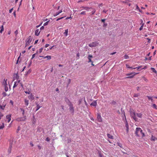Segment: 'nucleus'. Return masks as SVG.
I'll return each instance as SVG.
<instances>
[{
  "mask_svg": "<svg viewBox=\"0 0 157 157\" xmlns=\"http://www.w3.org/2000/svg\"><path fill=\"white\" fill-rule=\"evenodd\" d=\"M135 133L136 135L138 136H140V135H142V137H144L145 136L144 133L143 132V130L140 128L137 127L136 128Z\"/></svg>",
  "mask_w": 157,
  "mask_h": 157,
  "instance_id": "f257e3e1",
  "label": "nucleus"
},
{
  "mask_svg": "<svg viewBox=\"0 0 157 157\" xmlns=\"http://www.w3.org/2000/svg\"><path fill=\"white\" fill-rule=\"evenodd\" d=\"M130 113L131 117H132L135 121H137L138 118L136 117V114L135 113L134 110H130Z\"/></svg>",
  "mask_w": 157,
  "mask_h": 157,
  "instance_id": "f03ea898",
  "label": "nucleus"
},
{
  "mask_svg": "<svg viewBox=\"0 0 157 157\" xmlns=\"http://www.w3.org/2000/svg\"><path fill=\"white\" fill-rule=\"evenodd\" d=\"M68 105L69 107V109L70 112L71 113L73 114L74 112V109L73 106V105L71 102L70 101H69Z\"/></svg>",
  "mask_w": 157,
  "mask_h": 157,
  "instance_id": "7ed1b4c3",
  "label": "nucleus"
},
{
  "mask_svg": "<svg viewBox=\"0 0 157 157\" xmlns=\"http://www.w3.org/2000/svg\"><path fill=\"white\" fill-rule=\"evenodd\" d=\"M138 74V73H136L135 72H132L129 74H127L126 75L127 76H128L125 78H132L134 76L136 75H137Z\"/></svg>",
  "mask_w": 157,
  "mask_h": 157,
  "instance_id": "20e7f679",
  "label": "nucleus"
},
{
  "mask_svg": "<svg viewBox=\"0 0 157 157\" xmlns=\"http://www.w3.org/2000/svg\"><path fill=\"white\" fill-rule=\"evenodd\" d=\"M98 44V43L97 41L93 42L89 44V46L90 47L93 48L97 46Z\"/></svg>",
  "mask_w": 157,
  "mask_h": 157,
  "instance_id": "39448f33",
  "label": "nucleus"
},
{
  "mask_svg": "<svg viewBox=\"0 0 157 157\" xmlns=\"http://www.w3.org/2000/svg\"><path fill=\"white\" fill-rule=\"evenodd\" d=\"M26 119V116H24L22 117H19L16 120L18 121H24Z\"/></svg>",
  "mask_w": 157,
  "mask_h": 157,
  "instance_id": "423d86ee",
  "label": "nucleus"
},
{
  "mask_svg": "<svg viewBox=\"0 0 157 157\" xmlns=\"http://www.w3.org/2000/svg\"><path fill=\"white\" fill-rule=\"evenodd\" d=\"M97 119L99 122H101L102 120L101 116L99 114H97Z\"/></svg>",
  "mask_w": 157,
  "mask_h": 157,
  "instance_id": "0eeeda50",
  "label": "nucleus"
},
{
  "mask_svg": "<svg viewBox=\"0 0 157 157\" xmlns=\"http://www.w3.org/2000/svg\"><path fill=\"white\" fill-rule=\"evenodd\" d=\"M93 58V56H92L90 55H88L87 58L88 59V63L92 62V61L91 60V59Z\"/></svg>",
  "mask_w": 157,
  "mask_h": 157,
  "instance_id": "6e6552de",
  "label": "nucleus"
},
{
  "mask_svg": "<svg viewBox=\"0 0 157 157\" xmlns=\"http://www.w3.org/2000/svg\"><path fill=\"white\" fill-rule=\"evenodd\" d=\"M62 12V9H61L59 11L56 12L55 13H54L53 14V16L54 17H56L59 14L61 13Z\"/></svg>",
  "mask_w": 157,
  "mask_h": 157,
  "instance_id": "1a4fd4ad",
  "label": "nucleus"
},
{
  "mask_svg": "<svg viewBox=\"0 0 157 157\" xmlns=\"http://www.w3.org/2000/svg\"><path fill=\"white\" fill-rule=\"evenodd\" d=\"M4 90L5 91L7 92L8 91V87L7 86V82H4Z\"/></svg>",
  "mask_w": 157,
  "mask_h": 157,
  "instance_id": "9d476101",
  "label": "nucleus"
},
{
  "mask_svg": "<svg viewBox=\"0 0 157 157\" xmlns=\"http://www.w3.org/2000/svg\"><path fill=\"white\" fill-rule=\"evenodd\" d=\"M32 39V36H29L26 41H27V42H28V44H29V43H31V42Z\"/></svg>",
  "mask_w": 157,
  "mask_h": 157,
  "instance_id": "9b49d317",
  "label": "nucleus"
},
{
  "mask_svg": "<svg viewBox=\"0 0 157 157\" xmlns=\"http://www.w3.org/2000/svg\"><path fill=\"white\" fill-rule=\"evenodd\" d=\"M6 105V104L4 102H3L2 103V105H0V108L2 110H4Z\"/></svg>",
  "mask_w": 157,
  "mask_h": 157,
  "instance_id": "f8f14e48",
  "label": "nucleus"
},
{
  "mask_svg": "<svg viewBox=\"0 0 157 157\" xmlns=\"http://www.w3.org/2000/svg\"><path fill=\"white\" fill-rule=\"evenodd\" d=\"M11 115H8L6 116V118L8 119V122H9L11 120Z\"/></svg>",
  "mask_w": 157,
  "mask_h": 157,
  "instance_id": "ddd939ff",
  "label": "nucleus"
},
{
  "mask_svg": "<svg viewBox=\"0 0 157 157\" xmlns=\"http://www.w3.org/2000/svg\"><path fill=\"white\" fill-rule=\"evenodd\" d=\"M121 115H124V117L125 118V119L126 120V116H125V112H124V110H123L122 108H121Z\"/></svg>",
  "mask_w": 157,
  "mask_h": 157,
  "instance_id": "4468645a",
  "label": "nucleus"
},
{
  "mask_svg": "<svg viewBox=\"0 0 157 157\" xmlns=\"http://www.w3.org/2000/svg\"><path fill=\"white\" fill-rule=\"evenodd\" d=\"M40 32V31H39V29H36L35 32V35L36 36H38L39 35Z\"/></svg>",
  "mask_w": 157,
  "mask_h": 157,
  "instance_id": "2eb2a0df",
  "label": "nucleus"
},
{
  "mask_svg": "<svg viewBox=\"0 0 157 157\" xmlns=\"http://www.w3.org/2000/svg\"><path fill=\"white\" fill-rule=\"evenodd\" d=\"M125 127L126 128V132H128V122L126 120V122H125Z\"/></svg>",
  "mask_w": 157,
  "mask_h": 157,
  "instance_id": "dca6fc26",
  "label": "nucleus"
},
{
  "mask_svg": "<svg viewBox=\"0 0 157 157\" xmlns=\"http://www.w3.org/2000/svg\"><path fill=\"white\" fill-rule=\"evenodd\" d=\"M28 98L29 99H31V101L34 99V98L33 95L32 94L28 97Z\"/></svg>",
  "mask_w": 157,
  "mask_h": 157,
  "instance_id": "f3484780",
  "label": "nucleus"
},
{
  "mask_svg": "<svg viewBox=\"0 0 157 157\" xmlns=\"http://www.w3.org/2000/svg\"><path fill=\"white\" fill-rule=\"evenodd\" d=\"M97 105V102L96 101H93L91 104V105L93 106H96Z\"/></svg>",
  "mask_w": 157,
  "mask_h": 157,
  "instance_id": "a211bd4d",
  "label": "nucleus"
},
{
  "mask_svg": "<svg viewBox=\"0 0 157 157\" xmlns=\"http://www.w3.org/2000/svg\"><path fill=\"white\" fill-rule=\"evenodd\" d=\"M155 140H157V138H156L155 136H154L153 135H151V141H154Z\"/></svg>",
  "mask_w": 157,
  "mask_h": 157,
  "instance_id": "6ab92c4d",
  "label": "nucleus"
},
{
  "mask_svg": "<svg viewBox=\"0 0 157 157\" xmlns=\"http://www.w3.org/2000/svg\"><path fill=\"white\" fill-rule=\"evenodd\" d=\"M25 104L26 106L28 105L29 103V101L27 99H25L24 100Z\"/></svg>",
  "mask_w": 157,
  "mask_h": 157,
  "instance_id": "aec40b11",
  "label": "nucleus"
},
{
  "mask_svg": "<svg viewBox=\"0 0 157 157\" xmlns=\"http://www.w3.org/2000/svg\"><path fill=\"white\" fill-rule=\"evenodd\" d=\"M107 136L109 138L112 139H113V136L107 133Z\"/></svg>",
  "mask_w": 157,
  "mask_h": 157,
  "instance_id": "412c9836",
  "label": "nucleus"
},
{
  "mask_svg": "<svg viewBox=\"0 0 157 157\" xmlns=\"http://www.w3.org/2000/svg\"><path fill=\"white\" fill-rule=\"evenodd\" d=\"M136 115L139 118H141V117H142V116L143 115L141 113H136Z\"/></svg>",
  "mask_w": 157,
  "mask_h": 157,
  "instance_id": "4be33fe9",
  "label": "nucleus"
},
{
  "mask_svg": "<svg viewBox=\"0 0 157 157\" xmlns=\"http://www.w3.org/2000/svg\"><path fill=\"white\" fill-rule=\"evenodd\" d=\"M36 111L40 108V106L39 105L38 103H36Z\"/></svg>",
  "mask_w": 157,
  "mask_h": 157,
  "instance_id": "5701e85b",
  "label": "nucleus"
},
{
  "mask_svg": "<svg viewBox=\"0 0 157 157\" xmlns=\"http://www.w3.org/2000/svg\"><path fill=\"white\" fill-rule=\"evenodd\" d=\"M44 58H47L48 60H50L51 59V56H47L44 57Z\"/></svg>",
  "mask_w": 157,
  "mask_h": 157,
  "instance_id": "b1692460",
  "label": "nucleus"
},
{
  "mask_svg": "<svg viewBox=\"0 0 157 157\" xmlns=\"http://www.w3.org/2000/svg\"><path fill=\"white\" fill-rule=\"evenodd\" d=\"M151 69L153 72H154L155 73H157L155 69L154 68L151 67Z\"/></svg>",
  "mask_w": 157,
  "mask_h": 157,
  "instance_id": "393cba45",
  "label": "nucleus"
},
{
  "mask_svg": "<svg viewBox=\"0 0 157 157\" xmlns=\"http://www.w3.org/2000/svg\"><path fill=\"white\" fill-rule=\"evenodd\" d=\"M141 67H141V66H139V67H136L133 68L132 67H131V68H131L132 69H135L136 68H137V69L138 70V69H140V68Z\"/></svg>",
  "mask_w": 157,
  "mask_h": 157,
  "instance_id": "a878e982",
  "label": "nucleus"
},
{
  "mask_svg": "<svg viewBox=\"0 0 157 157\" xmlns=\"http://www.w3.org/2000/svg\"><path fill=\"white\" fill-rule=\"evenodd\" d=\"M68 32V29H67L65 30V32H64V34L66 36L67 35V33Z\"/></svg>",
  "mask_w": 157,
  "mask_h": 157,
  "instance_id": "bb28decb",
  "label": "nucleus"
},
{
  "mask_svg": "<svg viewBox=\"0 0 157 157\" xmlns=\"http://www.w3.org/2000/svg\"><path fill=\"white\" fill-rule=\"evenodd\" d=\"M147 97L148 98V99L149 100H151V101L152 102L153 99L152 98V97H151V96H147Z\"/></svg>",
  "mask_w": 157,
  "mask_h": 157,
  "instance_id": "cd10ccee",
  "label": "nucleus"
},
{
  "mask_svg": "<svg viewBox=\"0 0 157 157\" xmlns=\"http://www.w3.org/2000/svg\"><path fill=\"white\" fill-rule=\"evenodd\" d=\"M20 109L21 111L22 112V115L23 116H24L25 114V110L24 109L22 108H21Z\"/></svg>",
  "mask_w": 157,
  "mask_h": 157,
  "instance_id": "c85d7f7f",
  "label": "nucleus"
},
{
  "mask_svg": "<svg viewBox=\"0 0 157 157\" xmlns=\"http://www.w3.org/2000/svg\"><path fill=\"white\" fill-rule=\"evenodd\" d=\"M140 96L139 94H134L133 95V96L135 97H137Z\"/></svg>",
  "mask_w": 157,
  "mask_h": 157,
  "instance_id": "c756f323",
  "label": "nucleus"
},
{
  "mask_svg": "<svg viewBox=\"0 0 157 157\" xmlns=\"http://www.w3.org/2000/svg\"><path fill=\"white\" fill-rule=\"evenodd\" d=\"M12 147H9V148L8 150V152L9 154H10L11 152Z\"/></svg>",
  "mask_w": 157,
  "mask_h": 157,
  "instance_id": "7c9ffc66",
  "label": "nucleus"
},
{
  "mask_svg": "<svg viewBox=\"0 0 157 157\" xmlns=\"http://www.w3.org/2000/svg\"><path fill=\"white\" fill-rule=\"evenodd\" d=\"M152 107L153 108H154V109H157V106L155 104H154L152 105Z\"/></svg>",
  "mask_w": 157,
  "mask_h": 157,
  "instance_id": "2f4dec72",
  "label": "nucleus"
},
{
  "mask_svg": "<svg viewBox=\"0 0 157 157\" xmlns=\"http://www.w3.org/2000/svg\"><path fill=\"white\" fill-rule=\"evenodd\" d=\"M17 85H18V83H17V82H14V85L13 87V88L16 87L17 86Z\"/></svg>",
  "mask_w": 157,
  "mask_h": 157,
  "instance_id": "473e14b6",
  "label": "nucleus"
},
{
  "mask_svg": "<svg viewBox=\"0 0 157 157\" xmlns=\"http://www.w3.org/2000/svg\"><path fill=\"white\" fill-rule=\"evenodd\" d=\"M90 9H92L93 10V11L91 12L92 13L91 15H93L94 13L95 12L96 10H95V9H93V8H90Z\"/></svg>",
  "mask_w": 157,
  "mask_h": 157,
  "instance_id": "72a5a7b5",
  "label": "nucleus"
},
{
  "mask_svg": "<svg viewBox=\"0 0 157 157\" xmlns=\"http://www.w3.org/2000/svg\"><path fill=\"white\" fill-rule=\"evenodd\" d=\"M111 104H112L113 105H115L116 104V101H113L111 102L110 103Z\"/></svg>",
  "mask_w": 157,
  "mask_h": 157,
  "instance_id": "f704fd0d",
  "label": "nucleus"
},
{
  "mask_svg": "<svg viewBox=\"0 0 157 157\" xmlns=\"http://www.w3.org/2000/svg\"><path fill=\"white\" fill-rule=\"evenodd\" d=\"M31 70L30 69H29L26 72V75H27L29 74L31 72Z\"/></svg>",
  "mask_w": 157,
  "mask_h": 157,
  "instance_id": "c9c22d12",
  "label": "nucleus"
},
{
  "mask_svg": "<svg viewBox=\"0 0 157 157\" xmlns=\"http://www.w3.org/2000/svg\"><path fill=\"white\" fill-rule=\"evenodd\" d=\"M86 11H83L80 13V14L81 15H86Z\"/></svg>",
  "mask_w": 157,
  "mask_h": 157,
  "instance_id": "e433bc0d",
  "label": "nucleus"
},
{
  "mask_svg": "<svg viewBox=\"0 0 157 157\" xmlns=\"http://www.w3.org/2000/svg\"><path fill=\"white\" fill-rule=\"evenodd\" d=\"M20 130V126H18L17 127V129L16 131V132L18 133L19 131Z\"/></svg>",
  "mask_w": 157,
  "mask_h": 157,
  "instance_id": "4c0bfd02",
  "label": "nucleus"
},
{
  "mask_svg": "<svg viewBox=\"0 0 157 157\" xmlns=\"http://www.w3.org/2000/svg\"><path fill=\"white\" fill-rule=\"evenodd\" d=\"M107 25V24L106 23H105V22H104L103 23V27H106Z\"/></svg>",
  "mask_w": 157,
  "mask_h": 157,
  "instance_id": "58836bf2",
  "label": "nucleus"
},
{
  "mask_svg": "<svg viewBox=\"0 0 157 157\" xmlns=\"http://www.w3.org/2000/svg\"><path fill=\"white\" fill-rule=\"evenodd\" d=\"M98 155L99 157H102V155L101 152H99Z\"/></svg>",
  "mask_w": 157,
  "mask_h": 157,
  "instance_id": "ea45409f",
  "label": "nucleus"
},
{
  "mask_svg": "<svg viewBox=\"0 0 157 157\" xmlns=\"http://www.w3.org/2000/svg\"><path fill=\"white\" fill-rule=\"evenodd\" d=\"M144 23H143L142 24V25L140 27V28L139 29L140 30H141L143 29V26H144Z\"/></svg>",
  "mask_w": 157,
  "mask_h": 157,
  "instance_id": "a19ab883",
  "label": "nucleus"
},
{
  "mask_svg": "<svg viewBox=\"0 0 157 157\" xmlns=\"http://www.w3.org/2000/svg\"><path fill=\"white\" fill-rule=\"evenodd\" d=\"M124 58L125 59H128L129 58V56H128L127 55H125L124 56Z\"/></svg>",
  "mask_w": 157,
  "mask_h": 157,
  "instance_id": "79ce46f5",
  "label": "nucleus"
},
{
  "mask_svg": "<svg viewBox=\"0 0 157 157\" xmlns=\"http://www.w3.org/2000/svg\"><path fill=\"white\" fill-rule=\"evenodd\" d=\"M2 94L3 95V97H5L6 96L7 94L5 92H3L2 93Z\"/></svg>",
  "mask_w": 157,
  "mask_h": 157,
  "instance_id": "37998d69",
  "label": "nucleus"
},
{
  "mask_svg": "<svg viewBox=\"0 0 157 157\" xmlns=\"http://www.w3.org/2000/svg\"><path fill=\"white\" fill-rule=\"evenodd\" d=\"M49 21H47V22H46L44 24V26H46V25H47L48 24V23L49 22Z\"/></svg>",
  "mask_w": 157,
  "mask_h": 157,
  "instance_id": "c03bdc74",
  "label": "nucleus"
},
{
  "mask_svg": "<svg viewBox=\"0 0 157 157\" xmlns=\"http://www.w3.org/2000/svg\"><path fill=\"white\" fill-rule=\"evenodd\" d=\"M13 142L12 141H10V147H12V145Z\"/></svg>",
  "mask_w": 157,
  "mask_h": 157,
  "instance_id": "a18cd8bd",
  "label": "nucleus"
},
{
  "mask_svg": "<svg viewBox=\"0 0 157 157\" xmlns=\"http://www.w3.org/2000/svg\"><path fill=\"white\" fill-rule=\"evenodd\" d=\"M117 145L119 146L120 147H121L122 148V145L120 143H117Z\"/></svg>",
  "mask_w": 157,
  "mask_h": 157,
  "instance_id": "49530a36",
  "label": "nucleus"
},
{
  "mask_svg": "<svg viewBox=\"0 0 157 157\" xmlns=\"http://www.w3.org/2000/svg\"><path fill=\"white\" fill-rule=\"evenodd\" d=\"M15 78L17 80L19 78V76L17 74H16V76H15Z\"/></svg>",
  "mask_w": 157,
  "mask_h": 157,
  "instance_id": "de8ad7c7",
  "label": "nucleus"
},
{
  "mask_svg": "<svg viewBox=\"0 0 157 157\" xmlns=\"http://www.w3.org/2000/svg\"><path fill=\"white\" fill-rule=\"evenodd\" d=\"M64 17H60V18H59L58 19H57L56 20V21H58L63 18Z\"/></svg>",
  "mask_w": 157,
  "mask_h": 157,
  "instance_id": "09e8293b",
  "label": "nucleus"
},
{
  "mask_svg": "<svg viewBox=\"0 0 157 157\" xmlns=\"http://www.w3.org/2000/svg\"><path fill=\"white\" fill-rule=\"evenodd\" d=\"M43 50V48H41L39 49V52L40 53L42 52V51Z\"/></svg>",
  "mask_w": 157,
  "mask_h": 157,
  "instance_id": "8fccbe9b",
  "label": "nucleus"
},
{
  "mask_svg": "<svg viewBox=\"0 0 157 157\" xmlns=\"http://www.w3.org/2000/svg\"><path fill=\"white\" fill-rule=\"evenodd\" d=\"M36 55V54H33V55H32V58H31V60L32 59H33V58H34L35 57V56Z\"/></svg>",
  "mask_w": 157,
  "mask_h": 157,
  "instance_id": "3c124183",
  "label": "nucleus"
},
{
  "mask_svg": "<svg viewBox=\"0 0 157 157\" xmlns=\"http://www.w3.org/2000/svg\"><path fill=\"white\" fill-rule=\"evenodd\" d=\"M126 66L127 68H131V67H130L129 65L127 64H126Z\"/></svg>",
  "mask_w": 157,
  "mask_h": 157,
  "instance_id": "603ef678",
  "label": "nucleus"
},
{
  "mask_svg": "<svg viewBox=\"0 0 157 157\" xmlns=\"http://www.w3.org/2000/svg\"><path fill=\"white\" fill-rule=\"evenodd\" d=\"M45 140L49 142L50 140V139L48 137H47Z\"/></svg>",
  "mask_w": 157,
  "mask_h": 157,
  "instance_id": "864d4df0",
  "label": "nucleus"
},
{
  "mask_svg": "<svg viewBox=\"0 0 157 157\" xmlns=\"http://www.w3.org/2000/svg\"><path fill=\"white\" fill-rule=\"evenodd\" d=\"M18 33L17 30L16 31H15L14 33L15 34V35L16 36L17 34Z\"/></svg>",
  "mask_w": 157,
  "mask_h": 157,
  "instance_id": "5fc2aeb1",
  "label": "nucleus"
},
{
  "mask_svg": "<svg viewBox=\"0 0 157 157\" xmlns=\"http://www.w3.org/2000/svg\"><path fill=\"white\" fill-rule=\"evenodd\" d=\"M106 20V19H101V21L102 22H103V23H104V22H105V21Z\"/></svg>",
  "mask_w": 157,
  "mask_h": 157,
  "instance_id": "6e6d98bb",
  "label": "nucleus"
},
{
  "mask_svg": "<svg viewBox=\"0 0 157 157\" xmlns=\"http://www.w3.org/2000/svg\"><path fill=\"white\" fill-rule=\"evenodd\" d=\"M81 8H83V9H85L86 8H89V7H88L87 6H85V7L82 6V7H81Z\"/></svg>",
  "mask_w": 157,
  "mask_h": 157,
  "instance_id": "4d7b16f0",
  "label": "nucleus"
},
{
  "mask_svg": "<svg viewBox=\"0 0 157 157\" xmlns=\"http://www.w3.org/2000/svg\"><path fill=\"white\" fill-rule=\"evenodd\" d=\"M13 14L14 16L15 17H16V11H14L13 13Z\"/></svg>",
  "mask_w": 157,
  "mask_h": 157,
  "instance_id": "13d9d810",
  "label": "nucleus"
},
{
  "mask_svg": "<svg viewBox=\"0 0 157 157\" xmlns=\"http://www.w3.org/2000/svg\"><path fill=\"white\" fill-rule=\"evenodd\" d=\"M44 29V26H41L40 28V30H42L43 29Z\"/></svg>",
  "mask_w": 157,
  "mask_h": 157,
  "instance_id": "bf43d9fd",
  "label": "nucleus"
},
{
  "mask_svg": "<svg viewBox=\"0 0 157 157\" xmlns=\"http://www.w3.org/2000/svg\"><path fill=\"white\" fill-rule=\"evenodd\" d=\"M103 4L102 3L99 4L98 5V6H99V7L100 8V6H103Z\"/></svg>",
  "mask_w": 157,
  "mask_h": 157,
  "instance_id": "052dcab7",
  "label": "nucleus"
},
{
  "mask_svg": "<svg viewBox=\"0 0 157 157\" xmlns=\"http://www.w3.org/2000/svg\"><path fill=\"white\" fill-rule=\"evenodd\" d=\"M3 116V115L1 112H0V117L1 118Z\"/></svg>",
  "mask_w": 157,
  "mask_h": 157,
  "instance_id": "680f3d73",
  "label": "nucleus"
},
{
  "mask_svg": "<svg viewBox=\"0 0 157 157\" xmlns=\"http://www.w3.org/2000/svg\"><path fill=\"white\" fill-rule=\"evenodd\" d=\"M6 81L7 79H4L3 81V84L4 85V82H6Z\"/></svg>",
  "mask_w": 157,
  "mask_h": 157,
  "instance_id": "e2e57ef3",
  "label": "nucleus"
},
{
  "mask_svg": "<svg viewBox=\"0 0 157 157\" xmlns=\"http://www.w3.org/2000/svg\"><path fill=\"white\" fill-rule=\"evenodd\" d=\"M136 9L138 10L140 9V8H139V7H138V6L137 5H136Z\"/></svg>",
  "mask_w": 157,
  "mask_h": 157,
  "instance_id": "0e129e2a",
  "label": "nucleus"
},
{
  "mask_svg": "<svg viewBox=\"0 0 157 157\" xmlns=\"http://www.w3.org/2000/svg\"><path fill=\"white\" fill-rule=\"evenodd\" d=\"M25 93L26 94H30V91H25Z\"/></svg>",
  "mask_w": 157,
  "mask_h": 157,
  "instance_id": "69168bd1",
  "label": "nucleus"
},
{
  "mask_svg": "<svg viewBox=\"0 0 157 157\" xmlns=\"http://www.w3.org/2000/svg\"><path fill=\"white\" fill-rule=\"evenodd\" d=\"M33 123L34 124L36 122V120L34 118V117H33Z\"/></svg>",
  "mask_w": 157,
  "mask_h": 157,
  "instance_id": "338daca9",
  "label": "nucleus"
},
{
  "mask_svg": "<svg viewBox=\"0 0 157 157\" xmlns=\"http://www.w3.org/2000/svg\"><path fill=\"white\" fill-rule=\"evenodd\" d=\"M13 9V8H12V9H10L9 11V13H11L12 12V11Z\"/></svg>",
  "mask_w": 157,
  "mask_h": 157,
  "instance_id": "774afa93",
  "label": "nucleus"
}]
</instances>
